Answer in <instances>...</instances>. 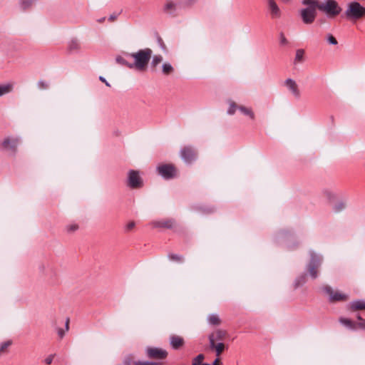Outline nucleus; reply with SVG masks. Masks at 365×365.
<instances>
[{
    "label": "nucleus",
    "instance_id": "1",
    "mask_svg": "<svg viewBox=\"0 0 365 365\" xmlns=\"http://www.w3.org/2000/svg\"><path fill=\"white\" fill-rule=\"evenodd\" d=\"M302 4L307 6L300 11L302 21L306 24H312L317 16V9H319L317 0H302Z\"/></svg>",
    "mask_w": 365,
    "mask_h": 365
},
{
    "label": "nucleus",
    "instance_id": "2",
    "mask_svg": "<svg viewBox=\"0 0 365 365\" xmlns=\"http://www.w3.org/2000/svg\"><path fill=\"white\" fill-rule=\"evenodd\" d=\"M152 54V51L150 48L141 49L136 53H132L128 54L127 56H130L134 59L133 63V68L138 70H143L148 65Z\"/></svg>",
    "mask_w": 365,
    "mask_h": 365
},
{
    "label": "nucleus",
    "instance_id": "3",
    "mask_svg": "<svg viewBox=\"0 0 365 365\" xmlns=\"http://www.w3.org/2000/svg\"><path fill=\"white\" fill-rule=\"evenodd\" d=\"M347 19L358 20L365 16V7L358 1L350 2L344 13Z\"/></svg>",
    "mask_w": 365,
    "mask_h": 365
},
{
    "label": "nucleus",
    "instance_id": "4",
    "mask_svg": "<svg viewBox=\"0 0 365 365\" xmlns=\"http://www.w3.org/2000/svg\"><path fill=\"white\" fill-rule=\"evenodd\" d=\"M309 255L310 261L307 265V270L310 277L312 279H316L318 277L317 269L321 266L323 258L322 255L317 254L312 250L309 252Z\"/></svg>",
    "mask_w": 365,
    "mask_h": 365
},
{
    "label": "nucleus",
    "instance_id": "5",
    "mask_svg": "<svg viewBox=\"0 0 365 365\" xmlns=\"http://www.w3.org/2000/svg\"><path fill=\"white\" fill-rule=\"evenodd\" d=\"M319 9L331 16L338 15L341 11L335 0H326L324 3L319 2Z\"/></svg>",
    "mask_w": 365,
    "mask_h": 365
},
{
    "label": "nucleus",
    "instance_id": "6",
    "mask_svg": "<svg viewBox=\"0 0 365 365\" xmlns=\"http://www.w3.org/2000/svg\"><path fill=\"white\" fill-rule=\"evenodd\" d=\"M158 173L165 180H170L176 176V169L172 164H162L157 167Z\"/></svg>",
    "mask_w": 365,
    "mask_h": 365
},
{
    "label": "nucleus",
    "instance_id": "7",
    "mask_svg": "<svg viewBox=\"0 0 365 365\" xmlns=\"http://www.w3.org/2000/svg\"><path fill=\"white\" fill-rule=\"evenodd\" d=\"M294 239V236L286 230L281 231L277 235V240L283 242L288 250H293L297 246V244L292 243Z\"/></svg>",
    "mask_w": 365,
    "mask_h": 365
},
{
    "label": "nucleus",
    "instance_id": "8",
    "mask_svg": "<svg viewBox=\"0 0 365 365\" xmlns=\"http://www.w3.org/2000/svg\"><path fill=\"white\" fill-rule=\"evenodd\" d=\"M143 180L139 176V173L134 170H130L128 175V186L132 189L140 188L143 186Z\"/></svg>",
    "mask_w": 365,
    "mask_h": 365
},
{
    "label": "nucleus",
    "instance_id": "9",
    "mask_svg": "<svg viewBox=\"0 0 365 365\" xmlns=\"http://www.w3.org/2000/svg\"><path fill=\"white\" fill-rule=\"evenodd\" d=\"M323 290L329 295V301L331 302H344L349 299L348 294L335 292L329 286L324 287Z\"/></svg>",
    "mask_w": 365,
    "mask_h": 365
},
{
    "label": "nucleus",
    "instance_id": "10",
    "mask_svg": "<svg viewBox=\"0 0 365 365\" xmlns=\"http://www.w3.org/2000/svg\"><path fill=\"white\" fill-rule=\"evenodd\" d=\"M146 355L149 359H165L168 356V351L165 349L157 347H147Z\"/></svg>",
    "mask_w": 365,
    "mask_h": 365
},
{
    "label": "nucleus",
    "instance_id": "11",
    "mask_svg": "<svg viewBox=\"0 0 365 365\" xmlns=\"http://www.w3.org/2000/svg\"><path fill=\"white\" fill-rule=\"evenodd\" d=\"M180 157L186 163H191L196 159V153L191 146H185L180 150Z\"/></svg>",
    "mask_w": 365,
    "mask_h": 365
},
{
    "label": "nucleus",
    "instance_id": "12",
    "mask_svg": "<svg viewBox=\"0 0 365 365\" xmlns=\"http://www.w3.org/2000/svg\"><path fill=\"white\" fill-rule=\"evenodd\" d=\"M177 4L171 0L166 1L163 8V12L171 16H175L177 15Z\"/></svg>",
    "mask_w": 365,
    "mask_h": 365
},
{
    "label": "nucleus",
    "instance_id": "13",
    "mask_svg": "<svg viewBox=\"0 0 365 365\" xmlns=\"http://www.w3.org/2000/svg\"><path fill=\"white\" fill-rule=\"evenodd\" d=\"M19 144V139L16 138H6L1 143V145L4 149L10 150L13 152L16 150Z\"/></svg>",
    "mask_w": 365,
    "mask_h": 365
},
{
    "label": "nucleus",
    "instance_id": "14",
    "mask_svg": "<svg viewBox=\"0 0 365 365\" xmlns=\"http://www.w3.org/2000/svg\"><path fill=\"white\" fill-rule=\"evenodd\" d=\"M284 85L287 87L289 91L293 94L294 97L299 98L300 97V91L298 88V86L295 81L292 78H287L284 81Z\"/></svg>",
    "mask_w": 365,
    "mask_h": 365
},
{
    "label": "nucleus",
    "instance_id": "15",
    "mask_svg": "<svg viewBox=\"0 0 365 365\" xmlns=\"http://www.w3.org/2000/svg\"><path fill=\"white\" fill-rule=\"evenodd\" d=\"M214 336H215V334H210L208 336L210 346L211 349H214L215 350L216 355L217 357H219L220 356V354H222V352L225 349V344L222 342L215 344Z\"/></svg>",
    "mask_w": 365,
    "mask_h": 365
},
{
    "label": "nucleus",
    "instance_id": "16",
    "mask_svg": "<svg viewBox=\"0 0 365 365\" xmlns=\"http://www.w3.org/2000/svg\"><path fill=\"white\" fill-rule=\"evenodd\" d=\"M268 6L273 19L279 18L281 16V11L274 0H267Z\"/></svg>",
    "mask_w": 365,
    "mask_h": 365
},
{
    "label": "nucleus",
    "instance_id": "17",
    "mask_svg": "<svg viewBox=\"0 0 365 365\" xmlns=\"http://www.w3.org/2000/svg\"><path fill=\"white\" fill-rule=\"evenodd\" d=\"M175 223V220L173 219H166L159 221H155L153 222V225L155 227H165L170 229L172 228Z\"/></svg>",
    "mask_w": 365,
    "mask_h": 365
},
{
    "label": "nucleus",
    "instance_id": "18",
    "mask_svg": "<svg viewBox=\"0 0 365 365\" xmlns=\"http://www.w3.org/2000/svg\"><path fill=\"white\" fill-rule=\"evenodd\" d=\"M339 321L342 325L351 330H356L358 328L361 329V327L359 326L360 322L356 323L349 319L344 317L339 318Z\"/></svg>",
    "mask_w": 365,
    "mask_h": 365
},
{
    "label": "nucleus",
    "instance_id": "19",
    "mask_svg": "<svg viewBox=\"0 0 365 365\" xmlns=\"http://www.w3.org/2000/svg\"><path fill=\"white\" fill-rule=\"evenodd\" d=\"M41 269L42 270L45 276H46L52 282L55 281L56 278V272L51 266L47 265V267H46L44 265H42L41 267Z\"/></svg>",
    "mask_w": 365,
    "mask_h": 365
},
{
    "label": "nucleus",
    "instance_id": "20",
    "mask_svg": "<svg viewBox=\"0 0 365 365\" xmlns=\"http://www.w3.org/2000/svg\"><path fill=\"white\" fill-rule=\"evenodd\" d=\"M348 309L352 312L365 309V301L362 299H358L351 302L348 305Z\"/></svg>",
    "mask_w": 365,
    "mask_h": 365
},
{
    "label": "nucleus",
    "instance_id": "21",
    "mask_svg": "<svg viewBox=\"0 0 365 365\" xmlns=\"http://www.w3.org/2000/svg\"><path fill=\"white\" fill-rule=\"evenodd\" d=\"M170 343L173 349H178L184 344V339L179 336L173 335L170 338Z\"/></svg>",
    "mask_w": 365,
    "mask_h": 365
},
{
    "label": "nucleus",
    "instance_id": "22",
    "mask_svg": "<svg viewBox=\"0 0 365 365\" xmlns=\"http://www.w3.org/2000/svg\"><path fill=\"white\" fill-rule=\"evenodd\" d=\"M128 54V53H126L125 55V56H117L115 58V61L120 65L125 66L129 68H133V63L128 62V61L127 60V58L128 57V56H127Z\"/></svg>",
    "mask_w": 365,
    "mask_h": 365
},
{
    "label": "nucleus",
    "instance_id": "23",
    "mask_svg": "<svg viewBox=\"0 0 365 365\" xmlns=\"http://www.w3.org/2000/svg\"><path fill=\"white\" fill-rule=\"evenodd\" d=\"M204 359L205 355L200 354L192 359L191 365H207V363H202Z\"/></svg>",
    "mask_w": 365,
    "mask_h": 365
},
{
    "label": "nucleus",
    "instance_id": "24",
    "mask_svg": "<svg viewBox=\"0 0 365 365\" xmlns=\"http://www.w3.org/2000/svg\"><path fill=\"white\" fill-rule=\"evenodd\" d=\"M80 48V44L76 39L71 40L68 43V50L70 52H76Z\"/></svg>",
    "mask_w": 365,
    "mask_h": 365
},
{
    "label": "nucleus",
    "instance_id": "25",
    "mask_svg": "<svg viewBox=\"0 0 365 365\" xmlns=\"http://www.w3.org/2000/svg\"><path fill=\"white\" fill-rule=\"evenodd\" d=\"M306 282V274H303L299 276L294 282V289H297L300 286L303 285Z\"/></svg>",
    "mask_w": 365,
    "mask_h": 365
},
{
    "label": "nucleus",
    "instance_id": "26",
    "mask_svg": "<svg viewBox=\"0 0 365 365\" xmlns=\"http://www.w3.org/2000/svg\"><path fill=\"white\" fill-rule=\"evenodd\" d=\"M238 109L245 115H248L250 116V118L251 119H254L255 118V114L254 113L252 112V109L251 108H246L245 106H238Z\"/></svg>",
    "mask_w": 365,
    "mask_h": 365
},
{
    "label": "nucleus",
    "instance_id": "27",
    "mask_svg": "<svg viewBox=\"0 0 365 365\" xmlns=\"http://www.w3.org/2000/svg\"><path fill=\"white\" fill-rule=\"evenodd\" d=\"M304 51L303 49H297L294 58V63H302L304 61Z\"/></svg>",
    "mask_w": 365,
    "mask_h": 365
},
{
    "label": "nucleus",
    "instance_id": "28",
    "mask_svg": "<svg viewBox=\"0 0 365 365\" xmlns=\"http://www.w3.org/2000/svg\"><path fill=\"white\" fill-rule=\"evenodd\" d=\"M162 68H163V73L165 74V75H169L171 73L173 72L174 71V68L172 66V65L169 63H165L163 64V66H162Z\"/></svg>",
    "mask_w": 365,
    "mask_h": 365
},
{
    "label": "nucleus",
    "instance_id": "29",
    "mask_svg": "<svg viewBox=\"0 0 365 365\" xmlns=\"http://www.w3.org/2000/svg\"><path fill=\"white\" fill-rule=\"evenodd\" d=\"M208 322L212 325H218L220 322V319L216 314H210L207 318Z\"/></svg>",
    "mask_w": 365,
    "mask_h": 365
},
{
    "label": "nucleus",
    "instance_id": "30",
    "mask_svg": "<svg viewBox=\"0 0 365 365\" xmlns=\"http://www.w3.org/2000/svg\"><path fill=\"white\" fill-rule=\"evenodd\" d=\"M12 89V86L10 84L0 85V97L9 93Z\"/></svg>",
    "mask_w": 365,
    "mask_h": 365
},
{
    "label": "nucleus",
    "instance_id": "31",
    "mask_svg": "<svg viewBox=\"0 0 365 365\" xmlns=\"http://www.w3.org/2000/svg\"><path fill=\"white\" fill-rule=\"evenodd\" d=\"M34 2V0H21L20 6L21 9L26 10L31 6Z\"/></svg>",
    "mask_w": 365,
    "mask_h": 365
},
{
    "label": "nucleus",
    "instance_id": "32",
    "mask_svg": "<svg viewBox=\"0 0 365 365\" xmlns=\"http://www.w3.org/2000/svg\"><path fill=\"white\" fill-rule=\"evenodd\" d=\"M345 207H346L345 202L343 201H340L334 205V206L333 207V210L335 212H341V210H343Z\"/></svg>",
    "mask_w": 365,
    "mask_h": 365
},
{
    "label": "nucleus",
    "instance_id": "33",
    "mask_svg": "<svg viewBox=\"0 0 365 365\" xmlns=\"http://www.w3.org/2000/svg\"><path fill=\"white\" fill-rule=\"evenodd\" d=\"M168 258L171 261L177 262H183V257L180 255L177 254H169Z\"/></svg>",
    "mask_w": 365,
    "mask_h": 365
},
{
    "label": "nucleus",
    "instance_id": "34",
    "mask_svg": "<svg viewBox=\"0 0 365 365\" xmlns=\"http://www.w3.org/2000/svg\"><path fill=\"white\" fill-rule=\"evenodd\" d=\"M12 341L11 340H8L4 341L0 344V354L1 353L6 352V349L11 345Z\"/></svg>",
    "mask_w": 365,
    "mask_h": 365
},
{
    "label": "nucleus",
    "instance_id": "35",
    "mask_svg": "<svg viewBox=\"0 0 365 365\" xmlns=\"http://www.w3.org/2000/svg\"><path fill=\"white\" fill-rule=\"evenodd\" d=\"M163 61V57L160 55H155L153 56L151 64L153 66L155 67Z\"/></svg>",
    "mask_w": 365,
    "mask_h": 365
},
{
    "label": "nucleus",
    "instance_id": "36",
    "mask_svg": "<svg viewBox=\"0 0 365 365\" xmlns=\"http://www.w3.org/2000/svg\"><path fill=\"white\" fill-rule=\"evenodd\" d=\"M211 334H215V340H222L223 338L225 337V332L222 330H217L215 333H212Z\"/></svg>",
    "mask_w": 365,
    "mask_h": 365
},
{
    "label": "nucleus",
    "instance_id": "37",
    "mask_svg": "<svg viewBox=\"0 0 365 365\" xmlns=\"http://www.w3.org/2000/svg\"><path fill=\"white\" fill-rule=\"evenodd\" d=\"M237 108H238V106H237V104L235 102L231 101L230 103V107L227 110V113L229 115H233L235 113V110Z\"/></svg>",
    "mask_w": 365,
    "mask_h": 365
},
{
    "label": "nucleus",
    "instance_id": "38",
    "mask_svg": "<svg viewBox=\"0 0 365 365\" xmlns=\"http://www.w3.org/2000/svg\"><path fill=\"white\" fill-rule=\"evenodd\" d=\"M37 86L41 90L48 89L49 83L45 81L41 80L37 83Z\"/></svg>",
    "mask_w": 365,
    "mask_h": 365
},
{
    "label": "nucleus",
    "instance_id": "39",
    "mask_svg": "<svg viewBox=\"0 0 365 365\" xmlns=\"http://www.w3.org/2000/svg\"><path fill=\"white\" fill-rule=\"evenodd\" d=\"M135 365H158L159 364L154 361H138L134 363Z\"/></svg>",
    "mask_w": 365,
    "mask_h": 365
},
{
    "label": "nucleus",
    "instance_id": "40",
    "mask_svg": "<svg viewBox=\"0 0 365 365\" xmlns=\"http://www.w3.org/2000/svg\"><path fill=\"white\" fill-rule=\"evenodd\" d=\"M327 39L329 43L331 45H336L338 43L336 39L331 34H328Z\"/></svg>",
    "mask_w": 365,
    "mask_h": 365
},
{
    "label": "nucleus",
    "instance_id": "41",
    "mask_svg": "<svg viewBox=\"0 0 365 365\" xmlns=\"http://www.w3.org/2000/svg\"><path fill=\"white\" fill-rule=\"evenodd\" d=\"M199 210H201L203 213L206 214L212 213L214 211V208L211 207H200Z\"/></svg>",
    "mask_w": 365,
    "mask_h": 365
},
{
    "label": "nucleus",
    "instance_id": "42",
    "mask_svg": "<svg viewBox=\"0 0 365 365\" xmlns=\"http://www.w3.org/2000/svg\"><path fill=\"white\" fill-rule=\"evenodd\" d=\"M279 41H280V44L281 45H287L288 44V41L287 39L286 38V37L284 36V34L282 32H281L279 34Z\"/></svg>",
    "mask_w": 365,
    "mask_h": 365
},
{
    "label": "nucleus",
    "instance_id": "43",
    "mask_svg": "<svg viewBox=\"0 0 365 365\" xmlns=\"http://www.w3.org/2000/svg\"><path fill=\"white\" fill-rule=\"evenodd\" d=\"M78 228V226L77 225H70L67 226L66 230L68 232H73L77 230Z\"/></svg>",
    "mask_w": 365,
    "mask_h": 365
},
{
    "label": "nucleus",
    "instance_id": "44",
    "mask_svg": "<svg viewBox=\"0 0 365 365\" xmlns=\"http://www.w3.org/2000/svg\"><path fill=\"white\" fill-rule=\"evenodd\" d=\"M324 194L329 200L334 198V195L329 190H325Z\"/></svg>",
    "mask_w": 365,
    "mask_h": 365
},
{
    "label": "nucleus",
    "instance_id": "45",
    "mask_svg": "<svg viewBox=\"0 0 365 365\" xmlns=\"http://www.w3.org/2000/svg\"><path fill=\"white\" fill-rule=\"evenodd\" d=\"M57 332H58V335L60 337V339H62L65 336L66 331L63 330L62 328H58Z\"/></svg>",
    "mask_w": 365,
    "mask_h": 365
},
{
    "label": "nucleus",
    "instance_id": "46",
    "mask_svg": "<svg viewBox=\"0 0 365 365\" xmlns=\"http://www.w3.org/2000/svg\"><path fill=\"white\" fill-rule=\"evenodd\" d=\"M54 355L51 354L45 359V363L48 365L51 364L53 361Z\"/></svg>",
    "mask_w": 365,
    "mask_h": 365
},
{
    "label": "nucleus",
    "instance_id": "47",
    "mask_svg": "<svg viewBox=\"0 0 365 365\" xmlns=\"http://www.w3.org/2000/svg\"><path fill=\"white\" fill-rule=\"evenodd\" d=\"M135 227V222H130L127 224L125 229L127 231H129L132 230Z\"/></svg>",
    "mask_w": 365,
    "mask_h": 365
},
{
    "label": "nucleus",
    "instance_id": "48",
    "mask_svg": "<svg viewBox=\"0 0 365 365\" xmlns=\"http://www.w3.org/2000/svg\"><path fill=\"white\" fill-rule=\"evenodd\" d=\"M221 361L219 357H217L212 364H207V365H220Z\"/></svg>",
    "mask_w": 365,
    "mask_h": 365
},
{
    "label": "nucleus",
    "instance_id": "49",
    "mask_svg": "<svg viewBox=\"0 0 365 365\" xmlns=\"http://www.w3.org/2000/svg\"><path fill=\"white\" fill-rule=\"evenodd\" d=\"M99 80H100L101 82L104 83L106 84V86H108V87H110V83L106 81V79L104 77H103V76H99Z\"/></svg>",
    "mask_w": 365,
    "mask_h": 365
},
{
    "label": "nucleus",
    "instance_id": "50",
    "mask_svg": "<svg viewBox=\"0 0 365 365\" xmlns=\"http://www.w3.org/2000/svg\"><path fill=\"white\" fill-rule=\"evenodd\" d=\"M123 363L125 365H130L131 363V357L127 356L124 359Z\"/></svg>",
    "mask_w": 365,
    "mask_h": 365
},
{
    "label": "nucleus",
    "instance_id": "51",
    "mask_svg": "<svg viewBox=\"0 0 365 365\" xmlns=\"http://www.w3.org/2000/svg\"><path fill=\"white\" fill-rule=\"evenodd\" d=\"M69 322H70V319H69V318H67L66 320V322H65V331H68L69 329Z\"/></svg>",
    "mask_w": 365,
    "mask_h": 365
},
{
    "label": "nucleus",
    "instance_id": "52",
    "mask_svg": "<svg viewBox=\"0 0 365 365\" xmlns=\"http://www.w3.org/2000/svg\"><path fill=\"white\" fill-rule=\"evenodd\" d=\"M117 16H118V15H116V14H111V15L109 16L108 20H109L110 21H114V20L117 18Z\"/></svg>",
    "mask_w": 365,
    "mask_h": 365
},
{
    "label": "nucleus",
    "instance_id": "53",
    "mask_svg": "<svg viewBox=\"0 0 365 365\" xmlns=\"http://www.w3.org/2000/svg\"><path fill=\"white\" fill-rule=\"evenodd\" d=\"M356 318L359 321V322H364L365 320L362 319L361 316L360 314H357L356 315Z\"/></svg>",
    "mask_w": 365,
    "mask_h": 365
},
{
    "label": "nucleus",
    "instance_id": "54",
    "mask_svg": "<svg viewBox=\"0 0 365 365\" xmlns=\"http://www.w3.org/2000/svg\"><path fill=\"white\" fill-rule=\"evenodd\" d=\"M197 0H187V4L188 5H192L195 2H196Z\"/></svg>",
    "mask_w": 365,
    "mask_h": 365
},
{
    "label": "nucleus",
    "instance_id": "55",
    "mask_svg": "<svg viewBox=\"0 0 365 365\" xmlns=\"http://www.w3.org/2000/svg\"><path fill=\"white\" fill-rule=\"evenodd\" d=\"M359 326L361 327V329H365V321L360 322Z\"/></svg>",
    "mask_w": 365,
    "mask_h": 365
},
{
    "label": "nucleus",
    "instance_id": "56",
    "mask_svg": "<svg viewBox=\"0 0 365 365\" xmlns=\"http://www.w3.org/2000/svg\"><path fill=\"white\" fill-rule=\"evenodd\" d=\"M105 18L100 19L98 20L99 22H103L104 21Z\"/></svg>",
    "mask_w": 365,
    "mask_h": 365
}]
</instances>
